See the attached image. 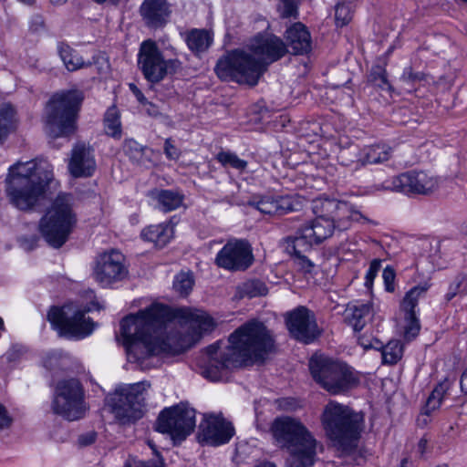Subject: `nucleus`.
I'll return each mask as SVG.
<instances>
[{
	"instance_id": "nucleus-1",
	"label": "nucleus",
	"mask_w": 467,
	"mask_h": 467,
	"mask_svg": "<svg viewBox=\"0 0 467 467\" xmlns=\"http://www.w3.org/2000/svg\"><path fill=\"white\" fill-rule=\"evenodd\" d=\"M214 327L213 318L202 310L182 307L172 311L161 303L120 321L128 359L140 364L152 356L183 353Z\"/></svg>"
},
{
	"instance_id": "nucleus-2",
	"label": "nucleus",
	"mask_w": 467,
	"mask_h": 467,
	"mask_svg": "<svg viewBox=\"0 0 467 467\" xmlns=\"http://www.w3.org/2000/svg\"><path fill=\"white\" fill-rule=\"evenodd\" d=\"M229 345L220 350L214 343L205 348L207 362L202 375L212 380H223L231 368L263 362L275 347V340L263 322L250 320L235 329L228 338Z\"/></svg>"
},
{
	"instance_id": "nucleus-3",
	"label": "nucleus",
	"mask_w": 467,
	"mask_h": 467,
	"mask_svg": "<svg viewBox=\"0 0 467 467\" xmlns=\"http://www.w3.org/2000/svg\"><path fill=\"white\" fill-rule=\"evenodd\" d=\"M53 180V168L46 161L17 162L9 168L6 192L19 210H29L44 195Z\"/></svg>"
},
{
	"instance_id": "nucleus-4",
	"label": "nucleus",
	"mask_w": 467,
	"mask_h": 467,
	"mask_svg": "<svg viewBox=\"0 0 467 467\" xmlns=\"http://www.w3.org/2000/svg\"><path fill=\"white\" fill-rule=\"evenodd\" d=\"M322 424L333 446L344 454H351L364 431L365 417L348 406L329 401L322 414Z\"/></svg>"
},
{
	"instance_id": "nucleus-5",
	"label": "nucleus",
	"mask_w": 467,
	"mask_h": 467,
	"mask_svg": "<svg viewBox=\"0 0 467 467\" xmlns=\"http://www.w3.org/2000/svg\"><path fill=\"white\" fill-rule=\"evenodd\" d=\"M275 441L294 458L296 467H312L317 456V440L306 427L291 417H278L271 426Z\"/></svg>"
},
{
	"instance_id": "nucleus-6",
	"label": "nucleus",
	"mask_w": 467,
	"mask_h": 467,
	"mask_svg": "<svg viewBox=\"0 0 467 467\" xmlns=\"http://www.w3.org/2000/svg\"><path fill=\"white\" fill-rule=\"evenodd\" d=\"M313 379L332 395L345 394L357 388L359 374L346 362L325 355H314L309 360Z\"/></svg>"
},
{
	"instance_id": "nucleus-7",
	"label": "nucleus",
	"mask_w": 467,
	"mask_h": 467,
	"mask_svg": "<svg viewBox=\"0 0 467 467\" xmlns=\"http://www.w3.org/2000/svg\"><path fill=\"white\" fill-rule=\"evenodd\" d=\"M84 99L79 90H67L54 95L48 101L45 130L51 139L68 138L77 130V119Z\"/></svg>"
},
{
	"instance_id": "nucleus-8",
	"label": "nucleus",
	"mask_w": 467,
	"mask_h": 467,
	"mask_svg": "<svg viewBox=\"0 0 467 467\" xmlns=\"http://www.w3.org/2000/svg\"><path fill=\"white\" fill-rule=\"evenodd\" d=\"M75 199L70 193H59L40 221V233L49 245L60 248L77 224Z\"/></svg>"
},
{
	"instance_id": "nucleus-9",
	"label": "nucleus",
	"mask_w": 467,
	"mask_h": 467,
	"mask_svg": "<svg viewBox=\"0 0 467 467\" xmlns=\"http://www.w3.org/2000/svg\"><path fill=\"white\" fill-rule=\"evenodd\" d=\"M214 71L223 81H234L254 87L265 74V67L251 53L237 48L221 57L214 67Z\"/></svg>"
},
{
	"instance_id": "nucleus-10",
	"label": "nucleus",
	"mask_w": 467,
	"mask_h": 467,
	"mask_svg": "<svg viewBox=\"0 0 467 467\" xmlns=\"http://www.w3.org/2000/svg\"><path fill=\"white\" fill-rule=\"evenodd\" d=\"M150 387L148 381L124 384L107 398L111 412L120 424L134 423L142 418Z\"/></svg>"
},
{
	"instance_id": "nucleus-11",
	"label": "nucleus",
	"mask_w": 467,
	"mask_h": 467,
	"mask_svg": "<svg viewBox=\"0 0 467 467\" xmlns=\"http://www.w3.org/2000/svg\"><path fill=\"white\" fill-rule=\"evenodd\" d=\"M51 409L55 414L69 421L82 419L88 406L81 382L75 378L59 380L54 389Z\"/></svg>"
},
{
	"instance_id": "nucleus-12",
	"label": "nucleus",
	"mask_w": 467,
	"mask_h": 467,
	"mask_svg": "<svg viewBox=\"0 0 467 467\" xmlns=\"http://www.w3.org/2000/svg\"><path fill=\"white\" fill-rule=\"evenodd\" d=\"M87 311L78 309L72 304L52 306L47 313V320L60 336L80 339L94 330V322L86 317Z\"/></svg>"
},
{
	"instance_id": "nucleus-13",
	"label": "nucleus",
	"mask_w": 467,
	"mask_h": 467,
	"mask_svg": "<svg viewBox=\"0 0 467 467\" xmlns=\"http://www.w3.org/2000/svg\"><path fill=\"white\" fill-rule=\"evenodd\" d=\"M195 410L184 404L164 409L157 420L156 430L171 436L173 444L179 445L193 431Z\"/></svg>"
},
{
	"instance_id": "nucleus-14",
	"label": "nucleus",
	"mask_w": 467,
	"mask_h": 467,
	"mask_svg": "<svg viewBox=\"0 0 467 467\" xmlns=\"http://www.w3.org/2000/svg\"><path fill=\"white\" fill-rule=\"evenodd\" d=\"M438 187L437 178L424 171H410L392 177L376 186L377 190L399 192L405 194H429Z\"/></svg>"
},
{
	"instance_id": "nucleus-15",
	"label": "nucleus",
	"mask_w": 467,
	"mask_h": 467,
	"mask_svg": "<svg viewBox=\"0 0 467 467\" xmlns=\"http://www.w3.org/2000/svg\"><path fill=\"white\" fill-rule=\"evenodd\" d=\"M284 318L290 336L299 342L310 344L321 334L315 313L306 306H296L286 312Z\"/></svg>"
},
{
	"instance_id": "nucleus-16",
	"label": "nucleus",
	"mask_w": 467,
	"mask_h": 467,
	"mask_svg": "<svg viewBox=\"0 0 467 467\" xmlns=\"http://www.w3.org/2000/svg\"><path fill=\"white\" fill-rule=\"evenodd\" d=\"M253 262V249L245 239L228 240L215 257V264L229 271H244Z\"/></svg>"
},
{
	"instance_id": "nucleus-17",
	"label": "nucleus",
	"mask_w": 467,
	"mask_h": 467,
	"mask_svg": "<svg viewBox=\"0 0 467 467\" xmlns=\"http://www.w3.org/2000/svg\"><path fill=\"white\" fill-rule=\"evenodd\" d=\"M138 66L147 81L155 84L165 78V64L156 42L144 40L138 53Z\"/></svg>"
},
{
	"instance_id": "nucleus-18",
	"label": "nucleus",
	"mask_w": 467,
	"mask_h": 467,
	"mask_svg": "<svg viewBox=\"0 0 467 467\" xmlns=\"http://www.w3.org/2000/svg\"><path fill=\"white\" fill-rule=\"evenodd\" d=\"M234 427L222 416L205 415L199 425V442L210 446L228 443L234 435Z\"/></svg>"
},
{
	"instance_id": "nucleus-19",
	"label": "nucleus",
	"mask_w": 467,
	"mask_h": 467,
	"mask_svg": "<svg viewBox=\"0 0 467 467\" xmlns=\"http://www.w3.org/2000/svg\"><path fill=\"white\" fill-rule=\"evenodd\" d=\"M124 261V255L114 249L100 254L95 268L97 281L102 286H108L124 279L128 275Z\"/></svg>"
},
{
	"instance_id": "nucleus-20",
	"label": "nucleus",
	"mask_w": 467,
	"mask_h": 467,
	"mask_svg": "<svg viewBox=\"0 0 467 467\" xmlns=\"http://www.w3.org/2000/svg\"><path fill=\"white\" fill-rule=\"evenodd\" d=\"M251 54L257 56L256 60L265 66V71L270 64L281 59L288 49L285 42L275 35H257L250 44Z\"/></svg>"
},
{
	"instance_id": "nucleus-21",
	"label": "nucleus",
	"mask_w": 467,
	"mask_h": 467,
	"mask_svg": "<svg viewBox=\"0 0 467 467\" xmlns=\"http://www.w3.org/2000/svg\"><path fill=\"white\" fill-rule=\"evenodd\" d=\"M97 168L93 149L85 143H78L71 150L68 163L70 174L75 178L91 177Z\"/></svg>"
},
{
	"instance_id": "nucleus-22",
	"label": "nucleus",
	"mask_w": 467,
	"mask_h": 467,
	"mask_svg": "<svg viewBox=\"0 0 467 467\" xmlns=\"http://www.w3.org/2000/svg\"><path fill=\"white\" fill-rule=\"evenodd\" d=\"M139 12L148 28L158 29L169 22L171 8L167 0H143Z\"/></svg>"
},
{
	"instance_id": "nucleus-23",
	"label": "nucleus",
	"mask_w": 467,
	"mask_h": 467,
	"mask_svg": "<svg viewBox=\"0 0 467 467\" xmlns=\"http://www.w3.org/2000/svg\"><path fill=\"white\" fill-rule=\"evenodd\" d=\"M247 204L264 214L284 215L290 212L296 211L298 202H296L291 196H282L278 198L261 196L253 197L248 201Z\"/></svg>"
},
{
	"instance_id": "nucleus-24",
	"label": "nucleus",
	"mask_w": 467,
	"mask_h": 467,
	"mask_svg": "<svg viewBox=\"0 0 467 467\" xmlns=\"http://www.w3.org/2000/svg\"><path fill=\"white\" fill-rule=\"evenodd\" d=\"M350 221L337 222L331 218H323L317 216L308 223L303 225L304 229L310 235L316 245L321 244L323 242L330 238L335 230H346L349 227Z\"/></svg>"
},
{
	"instance_id": "nucleus-25",
	"label": "nucleus",
	"mask_w": 467,
	"mask_h": 467,
	"mask_svg": "<svg viewBox=\"0 0 467 467\" xmlns=\"http://www.w3.org/2000/svg\"><path fill=\"white\" fill-rule=\"evenodd\" d=\"M312 211L317 217L331 218L337 222L349 221L348 216H345L349 212L347 202H339L336 199H315L312 202Z\"/></svg>"
},
{
	"instance_id": "nucleus-26",
	"label": "nucleus",
	"mask_w": 467,
	"mask_h": 467,
	"mask_svg": "<svg viewBox=\"0 0 467 467\" xmlns=\"http://www.w3.org/2000/svg\"><path fill=\"white\" fill-rule=\"evenodd\" d=\"M286 48L293 55H305L311 50V36L307 28L300 22L295 23L285 31Z\"/></svg>"
},
{
	"instance_id": "nucleus-27",
	"label": "nucleus",
	"mask_w": 467,
	"mask_h": 467,
	"mask_svg": "<svg viewBox=\"0 0 467 467\" xmlns=\"http://www.w3.org/2000/svg\"><path fill=\"white\" fill-rule=\"evenodd\" d=\"M391 154V148L383 143L365 146L359 151L358 163L361 166L382 163L389 161Z\"/></svg>"
},
{
	"instance_id": "nucleus-28",
	"label": "nucleus",
	"mask_w": 467,
	"mask_h": 467,
	"mask_svg": "<svg viewBox=\"0 0 467 467\" xmlns=\"http://www.w3.org/2000/svg\"><path fill=\"white\" fill-rule=\"evenodd\" d=\"M371 311L369 304L352 302L348 304L345 309V321L351 326L354 331L362 330L366 325V318Z\"/></svg>"
},
{
	"instance_id": "nucleus-29",
	"label": "nucleus",
	"mask_w": 467,
	"mask_h": 467,
	"mask_svg": "<svg viewBox=\"0 0 467 467\" xmlns=\"http://www.w3.org/2000/svg\"><path fill=\"white\" fill-rule=\"evenodd\" d=\"M151 196L157 202V208L163 213L176 210L183 202V195L172 190H155Z\"/></svg>"
},
{
	"instance_id": "nucleus-30",
	"label": "nucleus",
	"mask_w": 467,
	"mask_h": 467,
	"mask_svg": "<svg viewBox=\"0 0 467 467\" xmlns=\"http://www.w3.org/2000/svg\"><path fill=\"white\" fill-rule=\"evenodd\" d=\"M143 240L153 243L157 247L165 246L172 236V230L167 224L150 225L141 231Z\"/></svg>"
},
{
	"instance_id": "nucleus-31",
	"label": "nucleus",
	"mask_w": 467,
	"mask_h": 467,
	"mask_svg": "<svg viewBox=\"0 0 467 467\" xmlns=\"http://www.w3.org/2000/svg\"><path fill=\"white\" fill-rule=\"evenodd\" d=\"M286 242V250L293 255L304 254L316 245L303 226L296 232L294 236H289Z\"/></svg>"
},
{
	"instance_id": "nucleus-32",
	"label": "nucleus",
	"mask_w": 467,
	"mask_h": 467,
	"mask_svg": "<svg viewBox=\"0 0 467 467\" xmlns=\"http://www.w3.org/2000/svg\"><path fill=\"white\" fill-rule=\"evenodd\" d=\"M185 41L194 54H199L209 48L213 43V37L205 29H192L187 33Z\"/></svg>"
},
{
	"instance_id": "nucleus-33",
	"label": "nucleus",
	"mask_w": 467,
	"mask_h": 467,
	"mask_svg": "<svg viewBox=\"0 0 467 467\" xmlns=\"http://www.w3.org/2000/svg\"><path fill=\"white\" fill-rule=\"evenodd\" d=\"M57 51L68 71H76L79 68L91 65L89 62L85 63L82 57L66 43H59L57 46Z\"/></svg>"
},
{
	"instance_id": "nucleus-34",
	"label": "nucleus",
	"mask_w": 467,
	"mask_h": 467,
	"mask_svg": "<svg viewBox=\"0 0 467 467\" xmlns=\"http://www.w3.org/2000/svg\"><path fill=\"white\" fill-rule=\"evenodd\" d=\"M451 383L448 379L437 384L433 389L430 396L428 397L424 407L422 408V413L425 415H431L434 410H438L442 402V400L449 390Z\"/></svg>"
},
{
	"instance_id": "nucleus-35",
	"label": "nucleus",
	"mask_w": 467,
	"mask_h": 467,
	"mask_svg": "<svg viewBox=\"0 0 467 467\" xmlns=\"http://www.w3.org/2000/svg\"><path fill=\"white\" fill-rule=\"evenodd\" d=\"M122 150L130 161L134 163L142 164L145 161L150 160L147 157V151L150 150V149L140 144L133 139H126L123 141Z\"/></svg>"
},
{
	"instance_id": "nucleus-36",
	"label": "nucleus",
	"mask_w": 467,
	"mask_h": 467,
	"mask_svg": "<svg viewBox=\"0 0 467 467\" xmlns=\"http://www.w3.org/2000/svg\"><path fill=\"white\" fill-rule=\"evenodd\" d=\"M267 287L264 282L258 279L247 280L237 286L239 297L253 298L266 295Z\"/></svg>"
},
{
	"instance_id": "nucleus-37",
	"label": "nucleus",
	"mask_w": 467,
	"mask_h": 467,
	"mask_svg": "<svg viewBox=\"0 0 467 467\" xmlns=\"http://www.w3.org/2000/svg\"><path fill=\"white\" fill-rule=\"evenodd\" d=\"M104 128L107 135L119 139L121 136V123L119 120V113L116 107L109 108L104 118Z\"/></svg>"
},
{
	"instance_id": "nucleus-38",
	"label": "nucleus",
	"mask_w": 467,
	"mask_h": 467,
	"mask_svg": "<svg viewBox=\"0 0 467 467\" xmlns=\"http://www.w3.org/2000/svg\"><path fill=\"white\" fill-rule=\"evenodd\" d=\"M430 288V285L428 283H424L416 286H413L410 289L402 301V308L405 312H416V307L418 306L419 298L423 296L428 289Z\"/></svg>"
},
{
	"instance_id": "nucleus-39",
	"label": "nucleus",
	"mask_w": 467,
	"mask_h": 467,
	"mask_svg": "<svg viewBox=\"0 0 467 467\" xmlns=\"http://www.w3.org/2000/svg\"><path fill=\"white\" fill-rule=\"evenodd\" d=\"M215 160L225 168L230 167L240 171H244L248 165L246 161L240 159L236 153L230 150L219 151Z\"/></svg>"
},
{
	"instance_id": "nucleus-40",
	"label": "nucleus",
	"mask_w": 467,
	"mask_h": 467,
	"mask_svg": "<svg viewBox=\"0 0 467 467\" xmlns=\"http://www.w3.org/2000/svg\"><path fill=\"white\" fill-rule=\"evenodd\" d=\"M15 117V109L10 104L0 105V140L9 134Z\"/></svg>"
},
{
	"instance_id": "nucleus-41",
	"label": "nucleus",
	"mask_w": 467,
	"mask_h": 467,
	"mask_svg": "<svg viewBox=\"0 0 467 467\" xmlns=\"http://www.w3.org/2000/svg\"><path fill=\"white\" fill-rule=\"evenodd\" d=\"M457 295H467V274L460 273L453 278L449 285L444 299L446 302H450Z\"/></svg>"
},
{
	"instance_id": "nucleus-42",
	"label": "nucleus",
	"mask_w": 467,
	"mask_h": 467,
	"mask_svg": "<svg viewBox=\"0 0 467 467\" xmlns=\"http://www.w3.org/2000/svg\"><path fill=\"white\" fill-rule=\"evenodd\" d=\"M403 348L399 340L389 341L381 353L382 362L384 364L394 365L402 357Z\"/></svg>"
},
{
	"instance_id": "nucleus-43",
	"label": "nucleus",
	"mask_w": 467,
	"mask_h": 467,
	"mask_svg": "<svg viewBox=\"0 0 467 467\" xmlns=\"http://www.w3.org/2000/svg\"><path fill=\"white\" fill-rule=\"evenodd\" d=\"M425 74L423 72H415L411 67H406L400 78L403 88L408 92H412L416 89V85L425 80Z\"/></svg>"
},
{
	"instance_id": "nucleus-44",
	"label": "nucleus",
	"mask_w": 467,
	"mask_h": 467,
	"mask_svg": "<svg viewBox=\"0 0 467 467\" xmlns=\"http://www.w3.org/2000/svg\"><path fill=\"white\" fill-rule=\"evenodd\" d=\"M368 80L373 86L380 88L381 90H392V86L388 80L386 69L381 66L372 67Z\"/></svg>"
},
{
	"instance_id": "nucleus-45",
	"label": "nucleus",
	"mask_w": 467,
	"mask_h": 467,
	"mask_svg": "<svg viewBox=\"0 0 467 467\" xmlns=\"http://www.w3.org/2000/svg\"><path fill=\"white\" fill-rule=\"evenodd\" d=\"M194 284L193 277L191 274L180 273L173 281V289L182 296H186L190 294Z\"/></svg>"
},
{
	"instance_id": "nucleus-46",
	"label": "nucleus",
	"mask_w": 467,
	"mask_h": 467,
	"mask_svg": "<svg viewBox=\"0 0 467 467\" xmlns=\"http://www.w3.org/2000/svg\"><path fill=\"white\" fill-rule=\"evenodd\" d=\"M353 16L351 4L338 3L335 8V20L337 26L348 25Z\"/></svg>"
},
{
	"instance_id": "nucleus-47",
	"label": "nucleus",
	"mask_w": 467,
	"mask_h": 467,
	"mask_svg": "<svg viewBox=\"0 0 467 467\" xmlns=\"http://www.w3.org/2000/svg\"><path fill=\"white\" fill-rule=\"evenodd\" d=\"M359 151L357 145H350L339 150L337 159L342 165L349 166L355 161V159H358Z\"/></svg>"
},
{
	"instance_id": "nucleus-48",
	"label": "nucleus",
	"mask_w": 467,
	"mask_h": 467,
	"mask_svg": "<svg viewBox=\"0 0 467 467\" xmlns=\"http://www.w3.org/2000/svg\"><path fill=\"white\" fill-rule=\"evenodd\" d=\"M407 326L405 327V336L408 338L415 337L420 329V321L416 316V312H405Z\"/></svg>"
},
{
	"instance_id": "nucleus-49",
	"label": "nucleus",
	"mask_w": 467,
	"mask_h": 467,
	"mask_svg": "<svg viewBox=\"0 0 467 467\" xmlns=\"http://www.w3.org/2000/svg\"><path fill=\"white\" fill-rule=\"evenodd\" d=\"M124 467H164V460L161 453H156L155 457L148 461H128Z\"/></svg>"
},
{
	"instance_id": "nucleus-50",
	"label": "nucleus",
	"mask_w": 467,
	"mask_h": 467,
	"mask_svg": "<svg viewBox=\"0 0 467 467\" xmlns=\"http://www.w3.org/2000/svg\"><path fill=\"white\" fill-rule=\"evenodd\" d=\"M381 267V261L379 259H374L370 262L369 267L365 275V285L370 287L373 284L375 277Z\"/></svg>"
},
{
	"instance_id": "nucleus-51",
	"label": "nucleus",
	"mask_w": 467,
	"mask_h": 467,
	"mask_svg": "<svg viewBox=\"0 0 467 467\" xmlns=\"http://www.w3.org/2000/svg\"><path fill=\"white\" fill-rule=\"evenodd\" d=\"M382 277H383V281H384L385 290L389 293L394 292L395 291L394 282H395V277H396L395 270L390 266H387L383 270Z\"/></svg>"
},
{
	"instance_id": "nucleus-52",
	"label": "nucleus",
	"mask_w": 467,
	"mask_h": 467,
	"mask_svg": "<svg viewBox=\"0 0 467 467\" xmlns=\"http://www.w3.org/2000/svg\"><path fill=\"white\" fill-rule=\"evenodd\" d=\"M281 2L283 3V8L281 11L282 17H296L297 15V6L295 3V0H284Z\"/></svg>"
},
{
	"instance_id": "nucleus-53",
	"label": "nucleus",
	"mask_w": 467,
	"mask_h": 467,
	"mask_svg": "<svg viewBox=\"0 0 467 467\" xmlns=\"http://www.w3.org/2000/svg\"><path fill=\"white\" fill-rule=\"evenodd\" d=\"M164 153L169 160H178L181 152L179 149L172 143L171 139H166L164 142Z\"/></svg>"
},
{
	"instance_id": "nucleus-54",
	"label": "nucleus",
	"mask_w": 467,
	"mask_h": 467,
	"mask_svg": "<svg viewBox=\"0 0 467 467\" xmlns=\"http://www.w3.org/2000/svg\"><path fill=\"white\" fill-rule=\"evenodd\" d=\"M296 264L300 266L301 270L305 273H311L315 267L313 262L304 254L294 255Z\"/></svg>"
},
{
	"instance_id": "nucleus-55",
	"label": "nucleus",
	"mask_w": 467,
	"mask_h": 467,
	"mask_svg": "<svg viewBox=\"0 0 467 467\" xmlns=\"http://www.w3.org/2000/svg\"><path fill=\"white\" fill-rule=\"evenodd\" d=\"M25 352H26V349L23 346L14 345L7 351L6 358L8 359V361H15L17 358H19Z\"/></svg>"
},
{
	"instance_id": "nucleus-56",
	"label": "nucleus",
	"mask_w": 467,
	"mask_h": 467,
	"mask_svg": "<svg viewBox=\"0 0 467 467\" xmlns=\"http://www.w3.org/2000/svg\"><path fill=\"white\" fill-rule=\"evenodd\" d=\"M12 422L13 419L8 415L5 408L0 404V430L9 428Z\"/></svg>"
},
{
	"instance_id": "nucleus-57",
	"label": "nucleus",
	"mask_w": 467,
	"mask_h": 467,
	"mask_svg": "<svg viewBox=\"0 0 467 467\" xmlns=\"http://www.w3.org/2000/svg\"><path fill=\"white\" fill-rule=\"evenodd\" d=\"M96 438L97 433L95 431H89L78 437V443L81 446H88L95 442Z\"/></svg>"
},
{
	"instance_id": "nucleus-58",
	"label": "nucleus",
	"mask_w": 467,
	"mask_h": 467,
	"mask_svg": "<svg viewBox=\"0 0 467 467\" xmlns=\"http://www.w3.org/2000/svg\"><path fill=\"white\" fill-rule=\"evenodd\" d=\"M164 64H165V76L169 73L170 74L175 73L181 67V65H182V63L178 59H169V60L164 59Z\"/></svg>"
},
{
	"instance_id": "nucleus-59",
	"label": "nucleus",
	"mask_w": 467,
	"mask_h": 467,
	"mask_svg": "<svg viewBox=\"0 0 467 467\" xmlns=\"http://www.w3.org/2000/svg\"><path fill=\"white\" fill-rule=\"evenodd\" d=\"M130 90L132 92V94L136 97L137 100L142 104H150L146 97L143 95V93L140 91V89L134 84L130 83L129 84Z\"/></svg>"
},
{
	"instance_id": "nucleus-60",
	"label": "nucleus",
	"mask_w": 467,
	"mask_h": 467,
	"mask_svg": "<svg viewBox=\"0 0 467 467\" xmlns=\"http://www.w3.org/2000/svg\"><path fill=\"white\" fill-rule=\"evenodd\" d=\"M358 342L364 349H370L371 338L369 337L360 336L358 337Z\"/></svg>"
},
{
	"instance_id": "nucleus-61",
	"label": "nucleus",
	"mask_w": 467,
	"mask_h": 467,
	"mask_svg": "<svg viewBox=\"0 0 467 467\" xmlns=\"http://www.w3.org/2000/svg\"><path fill=\"white\" fill-rule=\"evenodd\" d=\"M461 390L467 394V368L462 372L460 380Z\"/></svg>"
},
{
	"instance_id": "nucleus-62",
	"label": "nucleus",
	"mask_w": 467,
	"mask_h": 467,
	"mask_svg": "<svg viewBox=\"0 0 467 467\" xmlns=\"http://www.w3.org/2000/svg\"><path fill=\"white\" fill-rule=\"evenodd\" d=\"M385 345L377 338H371V346L370 348L380 350L382 352Z\"/></svg>"
},
{
	"instance_id": "nucleus-63",
	"label": "nucleus",
	"mask_w": 467,
	"mask_h": 467,
	"mask_svg": "<svg viewBox=\"0 0 467 467\" xmlns=\"http://www.w3.org/2000/svg\"><path fill=\"white\" fill-rule=\"evenodd\" d=\"M68 0H49L50 4L56 6L65 5Z\"/></svg>"
},
{
	"instance_id": "nucleus-64",
	"label": "nucleus",
	"mask_w": 467,
	"mask_h": 467,
	"mask_svg": "<svg viewBox=\"0 0 467 467\" xmlns=\"http://www.w3.org/2000/svg\"><path fill=\"white\" fill-rule=\"evenodd\" d=\"M255 467H276V466L272 462H263Z\"/></svg>"
}]
</instances>
